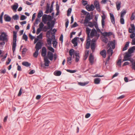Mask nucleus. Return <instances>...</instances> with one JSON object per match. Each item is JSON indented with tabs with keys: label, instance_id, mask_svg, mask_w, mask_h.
<instances>
[{
	"label": "nucleus",
	"instance_id": "obj_1",
	"mask_svg": "<svg viewBox=\"0 0 135 135\" xmlns=\"http://www.w3.org/2000/svg\"><path fill=\"white\" fill-rule=\"evenodd\" d=\"M115 41L114 40L113 41H109L107 45L108 48H109L107 50V54L109 55H112L113 53V49H114L115 48Z\"/></svg>",
	"mask_w": 135,
	"mask_h": 135
},
{
	"label": "nucleus",
	"instance_id": "obj_2",
	"mask_svg": "<svg viewBox=\"0 0 135 135\" xmlns=\"http://www.w3.org/2000/svg\"><path fill=\"white\" fill-rule=\"evenodd\" d=\"M13 44L12 45V50L13 52H14L15 50L16 46V42L17 41V33L15 31H13Z\"/></svg>",
	"mask_w": 135,
	"mask_h": 135
},
{
	"label": "nucleus",
	"instance_id": "obj_3",
	"mask_svg": "<svg viewBox=\"0 0 135 135\" xmlns=\"http://www.w3.org/2000/svg\"><path fill=\"white\" fill-rule=\"evenodd\" d=\"M1 38V40L5 41L6 42H7L8 41L7 35L4 32H3L2 33Z\"/></svg>",
	"mask_w": 135,
	"mask_h": 135
},
{
	"label": "nucleus",
	"instance_id": "obj_4",
	"mask_svg": "<svg viewBox=\"0 0 135 135\" xmlns=\"http://www.w3.org/2000/svg\"><path fill=\"white\" fill-rule=\"evenodd\" d=\"M131 56V55L129 53H126L125 55L124 59L123 60V61H126L127 60L131 61L130 57Z\"/></svg>",
	"mask_w": 135,
	"mask_h": 135
},
{
	"label": "nucleus",
	"instance_id": "obj_5",
	"mask_svg": "<svg viewBox=\"0 0 135 135\" xmlns=\"http://www.w3.org/2000/svg\"><path fill=\"white\" fill-rule=\"evenodd\" d=\"M86 8L88 11H93L94 9V7L93 4H91L90 6L89 5H87L86 6Z\"/></svg>",
	"mask_w": 135,
	"mask_h": 135
},
{
	"label": "nucleus",
	"instance_id": "obj_6",
	"mask_svg": "<svg viewBox=\"0 0 135 135\" xmlns=\"http://www.w3.org/2000/svg\"><path fill=\"white\" fill-rule=\"evenodd\" d=\"M131 28L129 29V31L130 33L135 32V27L134 25L133 24H131Z\"/></svg>",
	"mask_w": 135,
	"mask_h": 135
},
{
	"label": "nucleus",
	"instance_id": "obj_7",
	"mask_svg": "<svg viewBox=\"0 0 135 135\" xmlns=\"http://www.w3.org/2000/svg\"><path fill=\"white\" fill-rule=\"evenodd\" d=\"M42 47L41 42L40 41L38 42L36 44L35 47L36 50L39 51Z\"/></svg>",
	"mask_w": 135,
	"mask_h": 135
},
{
	"label": "nucleus",
	"instance_id": "obj_8",
	"mask_svg": "<svg viewBox=\"0 0 135 135\" xmlns=\"http://www.w3.org/2000/svg\"><path fill=\"white\" fill-rule=\"evenodd\" d=\"M97 35H99L97 34V32L95 29H92L90 33L91 37L92 38L94 36L95 37Z\"/></svg>",
	"mask_w": 135,
	"mask_h": 135
},
{
	"label": "nucleus",
	"instance_id": "obj_9",
	"mask_svg": "<svg viewBox=\"0 0 135 135\" xmlns=\"http://www.w3.org/2000/svg\"><path fill=\"white\" fill-rule=\"evenodd\" d=\"M47 50L46 48L44 47H42L41 52V55L42 56L44 57H46V55Z\"/></svg>",
	"mask_w": 135,
	"mask_h": 135
},
{
	"label": "nucleus",
	"instance_id": "obj_10",
	"mask_svg": "<svg viewBox=\"0 0 135 135\" xmlns=\"http://www.w3.org/2000/svg\"><path fill=\"white\" fill-rule=\"evenodd\" d=\"M90 20V16L89 15L88 16H86L85 17V20H84V26H86V23H88V22H89V21Z\"/></svg>",
	"mask_w": 135,
	"mask_h": 135
},
{
	"label": "nucleus",
	"instance_id": "obj_11",
	"mask_svg": "<svg viewBox=\"0 0 135 135\" xmlns=\"http://www.w3.org/2000/svg\"><path fill=\"white\" fill-rule=\"evenodd\" d=\"M44 61L45 62L44 65L45 66H48L49 65L50 61H49L47 57H45L44 58Z\"/></svg>",
	"mask_w": 135,
	"mask_h": 135
},
{
	"label": "nucleus",
	"instance_id": "obj_12",
	"mask_svg": "<svg viewBox=\"0 0 135 135\" xmlns=\"http://www.w3.org/2000/svg\"><path fill=\"white\" fill-rule=\"evenodd\" d=\"M52 38H54L52 41V44H53V47L55 48H56L57 42L56 41V40L55 39V35H52Z\"/></svg>",
	"mask_w": 135,
	"mask_h": 135
},
{
	"label": "nucleus",
	"instance_id": "obj_13",
	"mask_svg": "<svg viewBox=\"0 0 135 135\" xmlns=\"http://www.w3.org/2000/svg\"><path fill=\"white\" fill-rule=\"evenodd\" d=\"M47 56L49 60L51 61L52 60L54 56L53 54L50 51L48 52Z\"/></svg>",
	"mask_w": 135,
	"mask_h": 135
},
{
	"label": "nucleus",
	"instance_id": "obj_14",
	"mask_svg": "<svg viewBox=\"0 0 135 135\" xmlns=\"http://www.w3.org/2000/svg\"><path fill=\"white\" fill-rule=\"evenodd\" d=\"M90 40L89 38L87 39L86 41V48L87 49H89L90 47Z\"/></svg>",
	"mask_w": 135,
	"mask_h": 135
},
{
	"label": "nucleus",
	"instance_id": "obj_15",
	"mask_svg": "<svg viewBox=\"0 0 135 135\" xmlns=\"http://www.w3.org/2000/svg\"><path fill=\"white\" fill-rule=\"evenodd\" d=\"M47 15L45 14L42 17V21L45 24L46 23L47 20Z\"/></svg>",
	"mask_w": 135,
	"mask_h": 135
},
{
	"label": "nucleus",
	"instance_id": "obj_16",
	"mask_svg": "<svg viewBox=\"0 0 135 135\" xmlns=\"http://www.w3.org/2000/svg\"><path fill=\"white\" fill-rule=\"evenodd\" d=\"M78 38H79L78 37H75L72 41V42L74 44V46L75 47L77 46L78 43L77 41Z\"/></svg>",
	"mask_w": 135,
	"mask_h": 135
},
{
	"label": "nucleus",
	"instance_id": "obj_17",
	"mask_svg": "<svg viewBox=\"0 0 135 135\" xmlns=\"http://www.w3.org/2000/svg\"><path fill=\"white\" fill-rule=\"evenodd\" d=\"M110 16L111 22L113 24H114L115 23V19L113 14L110 13Z\"/></svg>",
	"mask_w": 135,
	"mask_h": 135
},
{
	"label": "nucleus",
	"instance_id": "obj_18",
	"mask_svg": "<svg viewBox=\"0 0 135 135\" xmlns=\"http://www.w3.org/2000/svg\"><path fill=\"white\" fill-rule=\"evenodd\" d=\"M4 19L5 21H6L9 22L11 21V18L9 16L5 15H4Z\"/></svg>",
	"mask_w": 135,
	"mask_h": 135
},
{
	"label": "nucleus",
	"instance_id": "obj_19",
	"mask_svg": "<svg viewBox=\"0 0 135 135\" xmlns=\"http://www.w3.org/2000/svg\"><path fill=\"white\" fill-rule=\"evenodd\" d=\"M134 50H135V46H133L129 49L128 50V52L131 54L134 52Z\"/></svg>",
	"mask_w": 135,
	"mask_h": 135
},
{
	"label": "nucleus",
	"instance_id": "obj_20",
	"mask_svg": "<svg viewBox=\"0 0 135 135\" xmlns=\"http://www.w3.org/2000/svg\"><path fill=\"white\" fill-rule=\"evenodd\" d=\"M94 58L93 56L91 54H90V55L89 57V61L92 64L94 61Z\"/></svg>",
	"mask_w": 135,
	"mask_h": 135
},
{
	"label": "nucleus",
	"instance_id": "obj_21",
	"mask_svg": "<svg viewBox=\"0 0 135 135\" xmlns=\"http://www.w3.org/2000/svg\"><path fill=\"white\" fill-rule=\"evenodd\" d=\"M89 81H87L86 82H78V85L81 86H85L89 84Z\"/></svg>",
	"mask_w": 135,
	"mask_h": 135
},
{
	"label": "nucleus",
	"instance_id": "obj_22",
	"mask_svg": "<svg viewBox=\"0 0 135 135\" xmlns=\"http://www.w3.org/2000/svg\"><path fill=\"white\" fill-rule=\"evenodd\" d=\"M106 52L105 50H103L100 52V54L103 57L105 58L106 56Z\"/></svg>",
	"mask_w": 135,
	"mask_h": 135
},
{
	"label": "nucleus",
	"instance_id": "obj_23",
	"mask_svg": "<svg viewBox=\"0 0 135 135\" xmlns=\"http://www.w3.org/2000/svg\"><path fill=\"white\" fill-rule=\"evenodd\" d=\"M116 4L117 9L118 11L120 8L121 2L119 1H117L116 2Z\"/></svg>",
	"mask_w": 135,
	"mask_h": 135
},
{
	"label": "nucleus",
	"instance_id": "obj_24",
	"mask_svg": "<svg viewBox=\"0 0 135 135\" xmlns=\"http://www.w3.org/2000/svg\"><path fill=\"white\" fill-rule=\"evenodd\" d=\"M79 53L78 51H76L75 53L76 56L75 61L78 62L79 60L80 57L79 56Z\"/></svg>",
	"mask_w": 135,
	"mask_h": 135
},
{
	"label": "nucleus",
	"instance_id": "obj_25",
	"mask_svg": "<svg viewBox=\"0 0 135 135\" xmlns=\"http://www.w3.org/2000/svg\"><path fill=\"white\" fill-rule=\"evenodd\" d=\"M94 4L96 8L98 10L99 9V5L98 2L95 1L94 2Z\"/></svg>",
	"mask_w": 135,
	"mask_h": 135
},
{
	"label": "nucleus",
	"instance_id": "obj_26",
	"mask_svg": "<svg viewBox=\"0 0 135 135\" xmlns=\"http://www.w3.org/2000/svg\"><path fill=\"white\" fill-rule=\"evenodd\" d=\"M112 34V33L111 32H104L103 33V35L104 36H109L111 35Z\"/></svg>",
	"mask_w": 135,
	"mask_h": 135
},
{
	"label": "nucleus",
	"instance_id": "obj_27",
	"mask_svg": "<svg viewBox=\"0 0 135 135\" xmlns=\"http://www.w3.org/2000/svg\"><path fill=\"white\" fill-rule=\"evenodd\" d=\"M86 24V26H89L91 27H93L94 26V22L92 23L91 22H88V23Z\"/></svg>",
	"mask_w": 135,
	"mask_h": 135
},
{
	"label": "nucleus",
	"instance_id": "obj_28",
	"mask_svg": "<svg viewBox=\"0 0 135 135\" xmlns=\"http://www.w3.org/2000/svg\"><path fill=\"white\" fill-rule=\"evenodd\" d=\"M99 36V35H97L94 38H93L92 40L91 43H94L95 44L96 41L98 39Z\"/></svg>",
	"mask_w": 135,
	"mask_h": 135
},
{
	"label": "nucleus",
	"instance_id": "obj_29",
	"mask_svg": "<svg viewBox=\"0 0 135 135\" xmlns=\"http://www.w3.org/2000/svg\"><path fill=\"white\" fill-rule=\"evenodd\" d=\"M22 65L28 67L31 65V64L27 61H23L22 63Z\"/></svg>",
	"mask_w": 135,
	"mask_h": 135
},
{
	"label": "nucleus",
	"instance_id": "obj_30",
	"mask_svg": "<svg viewBox=\"0 0 135 135\" xmlns=\"http://www.w3.org/2000/svg\"><path fill=\"white\" fill-rule=\"evenodd\" d=\"M61 74V72L59 71H55L54 73V75L56 76H59Z\"/></svg>",
	"mask_w": 135,
	"mask_h": 135
},
{
	"label": "nucleus",
	"instance_id": "obj_31",
	"mask_svg": "<svg viewBox=\"0 0 135 135\" xmlns=\"http://www.w3.org/2000/svg\"><path fill=\"white\" fill-rule=\"evenodd\" d=\"M101 79L99 78H96L94 79V82L95 84H99L100 81Z\"/></svg>",
	"mask_w": 135,
	"mask_h": 135
},
{
	"label": "nucleus",
	"instance_id": "obj_32",
	"mask_svg": "<svg viewBox=\"0 0 135 135\" xmlns=\"http://www.w3.org/2000/svg\"><path fill=\"white\" fill-rule=\"evenodd\" d=\"M69 55L70 56V57H72L73 55H74L73 56L74 57V50L73 49H71L69 52Z\"/></svg>",
	"mask_w": 135,
	"mask_h": 135
},
{
	"label": "nucleus",
	"instance_id": "obj_33",
	"mask_svg": "<svg viewBox=\"0 0 135 135\" xmlns=\"http://www.w3.org/2000/svg\"><path fill=\"white\" fill-rule=\"evenodd\" d=\"M86 32L88 36H89L91 30L88 27L86 28Z\"/></svg>",
	"mask_w": 135,
	"mask_h": 135
},
{
	"label": "nucleus",
	"instance_id": "obj_34",
	"mask_svg": "<svg viewBox=\"0 0 135 135\" xmlns=\"http://www.w3.org/2000/svg\"><path fill=\"white\" fill-rule=\"evenodd\" d=\"M43 13L42 11H40L39 12L37 15V17L38 18H40L43 15Z\"/></svg>",
	"mask_w": 135,
	"mask_h": 135
},
{
	"label": "nucleus",
	"instance_id": "obj_35",
	"mask_svg": "<svg viewBox=\"0 0 135 135\" xmlns=\"http://www.w3.org/2000/svg\"><path fill=\"white\" fill-rule=\"evenodd\" d=\"M91 48L92 51L93 52L95 49V44L94 43H91Z\"/></svg>",
	"mask_w": 135,
	"mask_h": 135
},
{
	"label": "nucleus",
	"instance_id": "obj_36",
	"mask_svg": "<svg viewBox=\"0 0 135 135\" xmlns=\"http://www.w3.org/2000/svg\"><path fill=\"white\" fill-rule=\"evenodd\" d=\"M71 57H69L67 58V62L68 64H71Z\"/></svg>",
	"mask_w": 135,
	"mask_h": 135
},
{
	"label": "nucleus",
	"instance_id": "obj_37",
	"mask_svg": "<svg viewBox=\"0 0 135 135\" xmlns=\"http://www.w3.org/2000/svg\"><path fill=\"white\" fill-rule=\"evenodd\" d=\"M38 51L36 50V51L33 54V56L35 57H37L38 55Z\"/></svg>",
	"mask_w": 135,
	"mask_h": 135
},
{
	"label": "nucleus",
	"instance_id": "obj_38",
	"mask_svg": "<svg viewBox=\"0 0 135 135\" xmlns=\"http://www.w3.org/2000/svg\"><path fill=\"white\" fill-rule=\"evenodd\" d=\"M18 7V4L17 3H16L15 4H14L13 6L12 9L13 10H16Z\"/></svg>",
	"mask_w": 135,
	"mask_h": 135
},
{
	"label": "nucleus",
	"instance_id": "obj_39",
	"mask_svg": "<svg viewBox=\"0 0 135 135\" xmlns=\"http://www.w3.org/2000/svg\"><path fill=\"white\" fill-rule=\"evenodd\" d=\"M47 24L48 26V27L47 28V29L48 30L51 29L50 30H51L52 29H51V23H50V22H48L47 23Z\"/></svg>",
	"mask_w": 135,
	"mask_h": 135
},
{
	"label": "nucleus",
	"instance_id": "obj_40",
	"mask_svg": "<svg viewBox=\"0 0 135 135\" xmlns=\"http://www.w3.org/2000/svg\"><path fill=\"white\" fill-rule=\"evenodd\" d=\"M47 24L48 26V27L47 28V29L48 30L51 29L50 30H51L52 29H51V23H50V22H48L47 23Z\"/></svg>",
	"mask_w": 135,
	"mask_h": 135
},
{
	"label": "nucleus",
	"instance_id": "obj_41",
	"mask_svg": "<svg viewBox=\"0 0 135 135\" xmlns=\"http://www.w3.org/2000/svg\"><path fill=\"white\" fill-rule=\"evenodd\" d=\"M126 12L125 11H122L121 12V15L120 17H123L126 14Z\"/></svg>",
	"mask_w": 135,
	"mask_h": 135
},
{
	"label": "nucleus",
	"instance_id": "obj_42",
	"mask_svg": "<svg viewBox=\"0 0 135 135\" xmlns=\"http://www.w3.org/2000/svg\"><path fill=\"white\" fill-rule=\"evenodd\" d=\"M12 18L15 20H17L19 19V16L17 15H16L13 16Z\"/></svg>",
	"mask_w": 135,
	"mask_h": 135
},
{
	"label": "nucleus",
	"instance_id": "obj_43",
	"mask_svg": "<svg viewBox=\"0 0 135 135\" xmlns=\"http://www.w3.org/2000/svg\"><path fill=\"white\" fill-rule=\"evenodd\" d=\"M52 40V39L49 38V37L47 39V41L49 45H50L51 44Z\"/></svg>",
	"mask_w": 135,
	"mask_h": 135
},
{
	"label": "nucleus",
	"instance_id": "obj_44",
	"mask_svg": "<svg viewBox=\"0 0 135 135\" xmlns=\"http://www.w3.org/2000/svg\"><path fill=\"white\" fill-rule=\"evenodd\" d=\"M23 39L24 40L26 41H27L28 37L24 33L23 36Z\"/></svg>",
	"mask_w": 135,
	"mask_h": 135
},
{
	"label": "nucleus",
	"instance_id": "obj_45",
	"mask_svg": "<svg viewBox=\"0 0 135 135\" xmlns=\"http://www.w3.org/2000/svg\"><path fill=\"white\" fill-rule=\"evenodd\" d=\"M120 23L122 24H124V20L123 17H120Z\"/></svg>",
	"mask_w": 135,
	"mask_h": 135
},
{
	"label": "nucleus",
	"instance_id": "obj_46",
	"mask_svg": "<svg viewBox=\"0 0 135 135\" xmlns=\"http://www.w3.org/2000/svg\"><path fill=\"white\" fill-rule=\"evenodd\" d=\"M51 30H50L46 32V36L47 37H49L50 36V35L51 33Z\"/></svg>",
	"mask_w": 135,
	"mask_h": 135
},
{
	"label": "nucleus",
	"instance_id": "obj_47",
	"mask_svg": "<svg viewBox=\"0 0 135 135\" xmlns=\"http://www.w3.org/2000/svg\"><path fill=\"white\" fill-rule=\"evenodd\" d=\"M72 9L71 8H69L67 11V16H69L71 13Z\"/></svg>",
	"mask_w": 135,
	"mask_h": 135
},
{
	"label": "nucleus",
	"instance_id": "obj_48",
	"mask_svg": "<svg viewBox=\"0 0 135 135\" xmlns=\"http://www.w3.org/2000/svg\"><path fill=\"white\" fill-rule=\"evenodd\" d=\"M122 62V60L121 59H119L118 60L117 62V65L119 66L120 67H121V63Z\"/></svg>",
	"mask_w": 135,
	"mask_h": 135
},
{
	"label": "nucleus",
	"instance_id": "obj_49",
	"mask_svg": "<svg viewBox=\"0 0 135 135\" xmlns=\"http://www.w3.org/2000/svg\"><path fill=\"white\" fill-rule=\"evenodd\" d=\"M48 49L52 51V52H54V49L51 47V46H49L48 48Z\"/></svg>",
	"mask_w": 135,
	"mask_h": 135
},
{
	"label": "nucleus",
	"instance_id": "obj_50",
	"mask_svg": "<svg viewBox=\"0 0 135 135\" xmlns=\"http://www.w3.org/2000/svg\"><path fill=\"white\" fill-rule=\"evenodd\" d=\"M132 69L135 70V61L134 62H132Z\"/></svg>",
	"mask_w": 135,
	"mask_h": 135
},
{
	"label": "nucleus",
	"instance_id": "obj_51",
	"mask_svg": "<svg viewBox=\"0 0 135 135\" xmlns=\"http://www.w3.org/2000/svg\"><path fill=\"white\" fill-rule=\"evenodd\" d=\"M67 71L71 73H75L76 72V70H67Z\"/></svg>",
	"mask_w": 135,
	"mask_h": 135
},
{
	"label": "nucleus",
	"instance_id": "obj_52",
	"mask_svg": "<svg viewBox=\"0 0 135 135\" xmlns=\"http://www.w3.org/2000/svg\"><path fill=\"white\" fill-rule=\"evenodd\" d=\"M82 4L84 6H85L87 4V2L86 1H85L84 0H83L82 1Z\"/></svg>",
	"mask_w": 135,
	"mask_h": 135
},
{
	"label": "nucleus",
	"instance_id": "obj_53",
	"mask_svg": "<svg viewBox=\"0 0 135 135\" xmlns=\"http://www.w3.org/2000/svg\"><path fill=\"white\" fill-rule=\"evenodd\" d=\"M44 26V25L42 22H41L39 25V28L42 29Z\"/></svg>",
	"mask_w": 135,
	"mask_h": 135
},
{
	"label": "nucleus",
	"instance_id": "obj_54",
	"mask_svg": "<svg viewBox=\"0 0 135 135\" xmlns=\"http://www.w3.org/2000/svg\"><path fill=\"white\" fill-rule=\"evenodd\" d=\"M27 50V49L25 48H23L22 51V54H25Z\"/></svg>",
	"mask_w": 135,
	"mask_h": 135
},
{
	"label": "nucleus",
	"instance_id": "obj_55",
	"mask_svg": "<svg viewBox=\"0 0 135 135\" xmlns=\"http://www.w3.org/2000/svg\"><path fill=\"white\" fill-rule=\"evenodd\" d=\"M132 34L130 35V37L131 38H133L135 36V32L131 33Z\"/></svg>",
	"mask_w": 135,
	"mask_h": 135
},
{
	"label": "nucleus",
	"instance_id": "obj_56",
	"mask_svg": "<svg viewBox=\"0 0 135 135\" xmlns=\"http://www.w3.org/2000/svg\"><path fill=\"white\" fill-rule=\"evenodd\" d=\"M47 20L49 21H50L51 20L52 18L51 16L50 15H48L47 16Z\"/></svg>",
	"mask_w": 135,
	"mask_h": 135
},
{
	"label": "nucleus",
	"instance_id": "obj_57",
	"mask_svg": "<svg viewBox=\"0 0 135 135\" xmlns=\"http://www.w3.org/2000/svg\"><path fill=\"white\" fill-rule=\"evenodd\" d=\"M94 26L96 29H97V28H98L97 23L95 21L94 22Z\"/></svg>",
	"mask_w": 135,
	"mask_h": 135
},
{
	"label": "nucleus",
	"instance_id": "obj_58",
	"mask_svg": "<svg viewBox=\"0 0 135 135\" xmlns=\"http://www.w3.org/2000/svg\"><path fill=\"white\" fill-rule=\"evenodd\" d=\"M42 33H41L39 35L37 36L38 39H42Z\"/></svg>",
	"mask_w": 135,
	"mask_h": 135
},
{
	"label": "nucleus",
	"instance_id": "obj_59",
	"mask_svg": "<svg viewBox=\"0 0 135 135\" xmlns=\"http://www.w3.org/2000/svg\"><path fill=\"white\" fill-rule=\"evenodd\" d=\"M42 29L40 28H38L37 30L36 31V34L37 35H38L39 34V33L41 32Z\"/></svg>",
	"mask_w": 135,
	"mask_h": 135
},
{
	"label": "nucleus",
	"instance_id": "obj_60",
	"mask_svg": "<svg viewBox=\"0 0 135 135\" xmlns=\"http://www.w3.org/2000/svg\"><path fill=\"white\" fill-rule=\"evenodd\" d=\"M26 18V17L24 15H22L20 17V20H23L25 19Z\"/></svg>",
	"mask_w": 135,
	"mask_h": 135
},
{
	"label": "nucleus",
	"instance_id": "obj_61",
	"mask_svg": "<svg viewBox=\"0 0 135 135\" xmlns=\"http://www.w3.org/2000/svg\"><path fill=\"white\" fill-rule=\"evenodd\" d=\"M101 22L102 26L103 28L105 25V20H102Z\"/></svg>",
	"mask_w": 135,
	"mask_h": 135
},
{
	"label": "nucleus",
	"instance_id": "obj_62",
	"mask_svg": "<svg viewBox=\"0 0 135 135\" xmlns=\"http://www.w3.org/2000/svg\"><path fill=\"white\" fill-rule=\"evenodd\" d=\"M78 26V25L76 22L74 23V24L73 25L71 26V27L73 28L75 27Z\"/></svg>",
	"mask_w": 135,
	"mask_h": 135
},
{
	"label": "nucleus",
	"instance_id": "obj_63",
	"mask_svg": "<svg viewBox=\"0 0 135 135\" xmlns=\"http://www.w3.org/2000/svg\"><path fill=\"white\" fill-rule=\"evenodd\" d=\"M135 18V15L134 13H132V15L131 17V19L132 20L134 19Z\"/></svg>",
	"mask_w": 135,
	"mask_h": 135
},
{
	"label": "nucleus",
	"instance_id": "obj_64",
	"mask_svg": "<svg viewBox=\"0 0 135 135\" xmlns=\"http://www.w3.org/2000/svg\"><path fill=\"white\" fill-rule=\"evenodd\" d=\"M131 43L132 45H135V38L132 40Z\"/></svg>",
	"mask_w": 135,
	"mask_h": 135
}]
</instances>
